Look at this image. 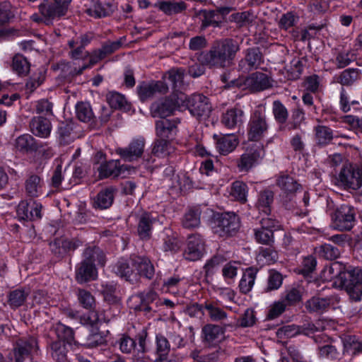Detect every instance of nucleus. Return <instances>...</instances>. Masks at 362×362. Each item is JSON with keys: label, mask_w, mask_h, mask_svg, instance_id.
<instances>
[{"label": "nucleus", "mask_w": 362, "mask_h": 362, "mask_svg": "<svg viewBox=\"0 0 362 362\" xmlns=\"http://www.w3.org/2000/svg\"><path fill=\"white\" fill-rule=\"evenodd\" d=\"M176 108L177 103L172 98H166L153 103L151 110L153 117L166 119L173 113Z\"/></svg>", "instance_id": "obj_24"}, {"label": "nucleus", "mask_w": 362, "mask_h": 362, "mask_svg": "<svg viewBox=\"0 0 362 362\" xmlns=\"http://www.w3.org/2000/svg\"><path fill=\"white\" fill-rule=\"evenodd\" d=\"M156 354L162 360L168 358L170 351V344L168 339L161 334H158L156 337Z\"/></svg>", "instance_id": "obj_58"}, {"label": "nucleus", "mask_w": 362, "mask_h": 362, "mask_svg": "<svg viewBox=\"0 0 362 362\" xmlns=\"http://www.w3.org/2000/svg\"><path fill=\"white\" fill-rule=\"evenodd\" d=\"M337 181L345 189L357 190L362 186V172L357 167L346 164L341 168Z\"/></svg>", "instance_id": "obj_12"}, {"label": "nucleus", "mask_w": 362, "mask_h": 362, "mask_svg": "<svg viewBox=\"0 0 362 362\" xmlns=\"http://www.w3.org/2000/svg\"><path fill=\"white\" fill-rule=\"evenodd\" d=\"M245 85L253 91H261L272 86L270 78L266 74L255 72L245 81Z\"/></svg>", "instance_id": "obj_27"}, {"label": "nucleus", "mask_w": 362, "mask_h": 362, "mask_svg": "<svg viewBox=\"0 0 362 362\" xmlns=\"http://www.w3.org/2000/svg\"><path fill=\"white\" fill-rule=\"evenodd\" d=\"M168 90V83L162 81L152 83L142 82L137 87V93L141 101L153 97L156 93H165Z\"/></svg>", "instance_id": "obj_20"}, {"label": "nucleus", "mask_w": 362, "mask_h": 362, "mask_svg": "<svg viewBox=\"0 0 362 362\" xmlns=\"http://www.w3.org/2000/svg\"><path fill=\"white\" fill-rule=\"evenodd\" d=\"M42 204L35 201H21L17 206V217L20 221H33L39 220L42 217Z\"/></svg>", "instance_id": "obj_14"}, {"label": "nucleus", "mask_w": 362, "mask_h": 362, "mask_svg": "<svg viewBox=\"0 0 362 362\" xmlns=\"http://www.w3.org/2000/svg\"><path fill=\"white\" fill-rule=\"evenodd\" d=\"M44 182L40 176L31 174L25 182V189L28 196L37 197L42 194Z\"/></svg>", "instance_id": "obj_36"}, {"label": "nucleus", "mask_w": 362, "mask_h": 362, "mask_svg": "<svg viewBox=\"0 0 362 362\" xmlns=\"http://www.w3.org/2000/svg\"><path fill=\"white\" fill-rule=\"evenodd\" d=\"M98 272L95 264L81 261L76 269V280L79 284H84L96 279Z\"/></svg>", "instance_id": "obj_26"}, {"label": "nucleus", "mask_w": 362, "mask_h": 362, "mask_svg": "<svg viewBox=\"0 0 362 362\" xmlns=\"http://www.w3.org/2000/svg\"><path fill=\"white\" fill-rule=\"evenodd\" d=\"M49 249L53 255L58 259L63 258L67 253L65 238H55L49 243Z\"/></svg>", "instance_id": "obj_62"}, {"label": "nucleus", "mask_w": 362, "mask_h": 362, "mask_svg": "<svg viewBox=\"0 0 362 362\" xmlns=\"http://www.w3.org/2000/svg\"><path fill=\"white\" fill-rule=\"evenodd\" d=\"M122 167L120 165L119 160H110L102 163L98 168L99 177L101 179L106 178L110 176L114 177H118L121 175Z\"/></svg>", "instance_id": "obj_37"}, {"label": "nucleus", "mask_w": 362, "mask_h": 362, "mask_svg": "<svg viewBox=\"0 0 362 362\" xmlns=\"http://www.w3.org/2000/svg\"><path fill=\"white\" fill-rule=\"evenodd\" d=\"M179 120L160 119L156 122V134L158 139H167L173 135Z\"/></svg>", "instance_id": "obj_31"}, {"label": "nucleus", "mask_w": 362, "mask_h": 362, "mask_svg": "<svg viewBox=\"0 0 362 362\" xmlns=\"http://www.w3.org/2000/svg\"><path fill=\"white\" fill-rule=\"evenodd\" d=\"M83 261L94 264L97 262L100 266H104L106 261L103 251L97 246L86 247L83 253Z\"/></svg>", "instance_id": "obj_38"}, {"label": "nucleus", "mask_w": 362, "mask_h": 362, "mask_svg": "<svg viewBox=\"0 0 362 362\" xmlns=\"http://www.w3.org/2000/svg\"><path fill=\"white\" fill-rule=\"evenodd\" d=\"M214 139L217 150L223 155H227L234 151L239 143L238 139L234 134H226L223 136L214 134Z\"/></svg>", "instance_id": "obj_28"}, {"label": "nucleus", "mask_w": 362, "mask_h": 362, "mask_svg": "<svg viewBox=\"0 0 362 362\" xmlns=\"http://www.w3.org/2000/svg\"><path fill=\"white\" fill-rule=\"evenodd\" d=\"M114 272L126 281L134 282L137 280V273L135 267L131 264L129 260L120 259L113 267Z\"/></svg>", "instance_id": "obj_29"}, {"label": "nucleus", "mask_w": 362, "mask_h": 362, "mask_svg": "<svg viewBox=\"0 0 362 362\" xmlns=\"http://www.w3.org/2000/svg\"><path fill=\"white\" fill-rule=\"evenodd\" d=\"M136 297L139 298L140 304L136 308V310L144 311L146 313H148L153 310L151 304L158 298L157 293L151 288L139 293L136 294Z\"/></svg>", "instance_id": "obj_35"}, {"label": "nucleus", "mask_w": 362, "mask_h": 362, "mask_svg": "<svg viewBox=\"0 0 362 362\" xmlns=\"http://www.w3.org/2000/svg\"><path fill=\"white\" fill-rule=\"evenodd\" d=\"M316 265L315 258L313 256H308L303 259L300 266L296 269V272L305 277H308L315 271Z\"/></svg>", "instance_id": "obj_61"}, {"label": "nucleus", "mask_w": 362, "mask_h": 362, "mask_svg": "<svg viewBox=\"0 0 362 362\" xmlns=\"http://www.w3.org/2000/svg\"><path fill=\"white\" fill-rule=\"evenodd\" d=\"M227 325H218L207 324L202 327V334L204 343L208 346H216L223 337Z\"/></svg>", "instance_id": "obj_19"}, {"label": "nucleus", "mask_w": 362, "mask_h": 362, "mask_svg": "<svg viewBox=\"0 0 362 362\" xmlns=\"http://www.w3.org/2000/svg\"><path fill=\"white\" fill-rule=\"evenodd\" d=\"M213 223L214 232L221 237L233 235L240 227L239 218L233 212L215 215Z\"/></svg>", "instance_id": "obj_8"}, {"label": "nucleus", "mask_w": 362, "mask_h": 362, "mask_svg": "<svg viewBox=\"0 0 362 362\" xmlns=\"http://www.w3.org/2000/svg\"><path fill=\"white\" fill-rule=\"evenodd\" d=\"M16 147L21 151L32 152L37 151L40 146L30 134H25L16 139Z\"/></svg>", "instance_id": "obj_45"}, {"label": "nucleus", "mask_w": 362, "mask_h": 362, "mask_svg": "<svg viewBox=\"0 0 362 362\" xmlns=\"http://www.w3.org/2000/svg\"><path fill=\"white\" fill-rule=\"evenodd\" d=\"M273 201V192L269 189L264 190L259 193L257 207L259 211L269 215L271 212L270 205Z\"/></svg>", "instance_id": "obj_51"}, {"label": "nucleus", "mask_w": 362, "mask_h": 362, "mask_svg": "<svg viewBox=\"0 0 362 362\" xmlns=\"http://www.w3.org/2000/svg\"><path fill=\"white\" fill-rule=\"evenodd\" d=\"M77 118L83 122L94 121L95 117L90 103L86 102L78 103L76 105Z\"/></svg>", "instance_id": "obj_50"}, {"label": "nucleus", "mask_w": 362, "mask_h": 362, "mask_svg": "<svg viewBox=\"0 0 362 362\" xmlns=\"http://www.w3.org/2000/svg\"><path fill=\"white\" fill-rule=\"evenodd\" d=\"M178 99L182 102V106H185L193 117L199 119L209 117L212 111L209 99L203 94L194 93L188 97L181 95Z\"/></svg>", "instance_id": "obj_3"}, {"label": "nucleus", "mask_w": 362, "mask_h": 362, "mask_svg": "<svg viewBox=\"0 0 362 362\" xmlns=\"http://www.w3.org/2000/svg\"><path fill=\"white\" fill-rule=\"evenodd\" d=\"M112 12V5L103 4L98 0H93L89 8L86 9V13L95 18H103L109 16Z\"/></svg>", "instance_id": "obj_43"}, {"label": "nucleus", "mask_w": 362, "mask_h": 362, "mask_svg": "<svg viewBox=\"0 0 362 362\" xmlns=\"http://www.w3.org/2000/svg\"><path fill=\"white\" fill-rule=\"evenodd\" d=\"M202 210L195 206L189 209L181 218V225L184 228L192 230L197 228L201 225Z\"/></svg>", "instance_id": "obj_32"}, {"label": "nucleus", "mask_w": 362, "mask_h": 362, "mask_svg": "<svg viewBox=\"0 0 362 362\" xmlns=\"http://www.w3.org/2000/svg\"><path fill=\"white\" fill-rule=\"evenodd\" d=\"M66 348L62 341H54L50 344V354L57 362H64L66 360Z\"/></svg>", "instance_id": "obj_55"}, {"label": "nucleus", "mask_w": 362, "mask_h": 362, "mask_svg": "<svg viewBox=\"0 0 362 362\" xmlns=\"http://www.w3.org/2000/svg\"><path fill=\"white\" fill-rule=\"evenodd\" d=\"M71 0H43L38 6L39 13L45 18V24L50 25L56 19L64 16Z\"/></svg>", "instance_id": "obj_6"}, {"label": "nucleus", "mask_w": 362, "mask_h": 362, "mask_svg": "<svg viewBox=\"0 0 362 362\" xmlns=\"http://www.w3.org/2000/svg\"><path fill=\"white\" fill-rule=\"evenodd\" d=\"M361 78V74L358 69H347L341 73L339 81L344 86H349Z\"/></svg>", "instance_id": "obj_60"}, {"label": "nucleus", "mask_w": 362, "mask_h": 362, "mask_svg": "<svg viewBox=\"0 0 362 362\" xmlns=\"http://www.w3.org/2000/svg\"><path fill=\"white\" fill-rule=\"evenodd\" d=\"M204 251V242L202 236L198 233L189 235L184 252L185 258L189 261H197L202 257Z\"/></svg>", "instance_id": "obj_18"}, {"label": "nucleus", "mask_w": 362, "mask_h": 362, "mask_svg": "<svg viewBox=\"0 0 362 362\" xmlns=\"http://www.w3.org/2000/svg\"><path fill=\"white\" fill-rule=\"evenodd\" d=\"M59 143L62 145L69 144L74 140L73 135V125L71 124L62 123L58 127Z\"/></svg>", "instance_id": "obj_57"}, {"label": "nucleus", "mask_w": 362, "mask_h": 362, "mask_svg": "<svg viewBox=\"0 0 362 362\" xmlns=\"http://www.w3.org/2000/svg\"><path fill=\"white\" fill-rule=\"evenodd\" d=\"M30 129L35 136L46 138L50 134L52 126L48 119L42 116H37L31 119Z\"/></svg>", "instance_id": "obj_30"}, {"label": "nucleus", "mask_w": 362, "mask_h": 362, "mask_svg": "<svg viewBox=\"0 0 362 362\" xmlns=\"http://www.w3.org/2000/svg\"><path fill=\"white\" fill-rule=\"evenodd\" d=\"M114 192L115 190L112 187L101 189L94 199L93 206L99 209L110 208L114 201Z\"/></svg>", "instance_id": "obj_34"}, {"label": "nucleus", "mask_w": 362, "mask_h": 362, "mask_svg": "<svg viewBox=\"0 0 362 362\" xmlns=\"http://www.w3.org/2000/svg\"><path fill=\"white\" fill-rule=\"evenodd\" d=\"M341 286L345 288L351 300L360 301L362 296V269L355 267L345 272L341 276Z\"/></svg>", "instance_id": "obj_7"}, {"label": "nucleus", "mask_w": 362, "mask_h": 362, "mask_svg": "<svg viewBox=\"0 0 362 362\" xmlns=\"http://www.w3.org/2000/svg\"><path fill=\"white\" fill-rule=\"evenodd\" d=\"M338 296H331L327 298L313 297L305 303V308L309 313H322L329 306L339 302Z\"/></svg>", "instance_id": "obj_23"}, {"label": "nucleus", "mask_w": 362, "mask_h": 362, "mask_svg": "<svg viewBox=\"0 0 362 362\" xmlns=\"http://www.w3.org/2000/svg\"><path fill=\"white\" fill-rule=\"evenodd\" d=\"M356 209L350 204H341L332 216V226L339 231H348L356 223Z\"/></svg>", "instance_id": "obj_5"}, {"label": "nucleus", "mask_w": 362, "mask_h": 362, "mask_svg": "<svg viewBox=\"0 0 362 362\" xmlns=\"http://www.w3.org/2000/svg\"><path fill=\"white\" fill-rule=\"evenodd\" d=\"M272 113L274 119L280 125L279 129H284L285 127H283L282 125L284 124L288 119V112L280 100H274L273 102Z\"/></svg>", "instance_id": "obj_47"}, {"label": "nucleus", "mask_w": 362, "mask_h": 362, "mask_svg": "<svg viewBox=\"0 0 362 362\" xmlns=\"http://www.w3.org/2000/svg\"><path fill=\"white\" fill-rule=\"evenodd\" d=\"M268 247H260L257 259L259 264H271L276 262L278 254L273 245H267Z\"/></svg>", "instance_id": "obj_48"}, {"label": "nucleus", "mask_w": 362, "mask_h": 362, "mask_svg": "<svg viewBox=\"0 0 362 362\" xmlns=\"http://www.w3.org/2000/svg\"><path fill=\"white\" fill-rule=\"evenodd\" d=\"M38 349L37 339L33 337H22L16 341L7 356L8 362H25L29 360Z\"/></svg>", "instance_id": "obj_4"}, {"label": "nucleus", "mask_w": 362, "mask_h": 362, "mask_svg": "<svg viewBox=\"0 0 362 362\" xmlns=\"http://www.w3.org/2000/svg\"><path fill=\"white\" fill-rule=\"evenodd\" d=\"M122 43L120 40L115 41L108 40L104 42L100 49L92 52L89 64H83L82 66L77 67L75 63L62 62L59 64V68L65 74L70 76L81 75L87 68L91 67L93 64L118 50L122 47Z\"/></svg>", "instance_id": "obj_2"}, {"label": "nucleus", "mask_w": 362, "mask_h": 362, "mask_svg": "<svg viewBox=\"0 0 362 362\" xmlns=\"http://www.w3.org/2000/svg\"><path fill=\"white\" fill-rule=\"evenodd\" d=\"M29 295V291L24 288H17L11 291L8 296V304L11 309L22 306Z\"/></svg>", "instance_id": "obj_46"}, {"label": "nucleus", "mask_w": 362, "mask_h": 362, "mask_svg": "<svg viewBox=\"0 0 362 362\" xmlns=\"http://www.w3.org/2000/svg\"><path fill=\"white\" fill-rule=\"evenodd\" d=\"M264 62L262 53L259 47H250L245 50L244 58L240 60L238 68L244 73L257 69Z\"/></svg>", "instance_id": "obj_15"}, {"label": "nucleus", "mask_w": 362, "mask_h": 362, "mask_svg": "<svg viewBox=\"0 0 362 362\" xmlns=\"http://www.w3.org/2000/svg\"><path fill=\"white\" fill-rule=\"evenodd\" d=\"M145 144L146 141L143 137L134 139L127 147L119 148L116 152L125 161L137 160L144 154Z\"/></svg>", "instance_id": "obj_16"}, {"label": "nucleus", "mask_w": 362, "mask_h": 362, "mask_svg": "<svg viewBox=\"0 0 362 362\" xmlns=\"http://www.w3.org/2000/svg\"><path fill=\"white\" fill-rule=\"evenodd\" d=\"M314 131L316 144L318 146H326L334 138L333 131L327 126L317 125L315 127Z\"/></svg>", "instance_id": "obj_42"}, {"label": "nucleus", "mask_w": 362, "mask_h": 362, "mask_svg": "<svg viewBox=\"0 0 362 362\" xmlns=\"http://www.w3.org/2000/svg\"><path fill=\"white\" fill-rule=\"evenodd\" d=\"M319 254L327 260H335L339 257L341 252L337 247L325 243L320 247Z\"/></svg>", "instance_id": "obj_63"}, {"label": "nucleus", "mask_w": 362, "mask_h": 362, "mask_svg": "<svg viewBox=\"0 0 362 362\" xmlns=\"http://www.w3.org/2000/svg\"><path fill=\"white\" fill-rule=\"evenodd\" d=\"M279 228V222L274 218H262L259 226L253 229L255 240L261 245H273L274 243V231Z\"/></svg>", "instance_id": "obj_10"}, {"label": "nucleus", "mask_w": 362, "mask_h": 362, "mask_svg": "<svg viewBox=\"0 0 362 362\" xmlns=\"http://www.w3.org/2000/svg\"><path fill=\"white\" fill-rule=\"evenodd\" d=\"M131 264L135 267L137 277L144 276L148 279H152L155 274V269L146 257L134 256L131 257Z\"/></svg>", "instance_id": "obj_25"}, {"label": "nucleus", "mask_w": 362, "mask_h": 362, "mask_svg": "<svg viewBox=\"0 0 362 362\" xmlns=\"http://www.w3.org/2000/svg\"><path fill=\"white\" fill-rule=\"evenodd\" d=\"M258 270L254 267L247 268L243 273L239 283L240 291L243 294H247L251 291L254 286L255 281Z\"/></svg>", "instance_id": "obj_39"}, {"label": "nucleus", "mask_w": 362, "mask_h": 362, "mask_svg": "<svg viewBox=\"0 0 362 362\" xmlns=\"http://www.w3.org/2000/svg\"><path fill=\"white\" fill-rule=\"evenodd\" d=\"M244 117V111L240 107L235 106L228 109L222 114L221 122L225 127L235 129L242 126Z\"/></svg>", "instance_id": "obj_21"}, {"label": "nucleus", "mask_w": 362, "mask_h": 362, "mask_svg": "<svg viewBox=\"0 0 362 362\" xmlns=\"http://www.w3.org/2000/svg\"><path fill=\"white\" fill-rule=\"evenodd\" d=\"M230 194L238 201L245 202L247 201V186L242 181H235L232 184Z\"/></svg>", "instance_id": "obj_59"}, {"label": "nucleus", "mask_w": 362, "mask_h": 362, "mask_svg": "<svg viewBox=\"0 0 362 362\" xmlns=\"http://www.w3.org/2000/svg\"><path fill=\"white\" fill-rule=\"evenodd\" d=\"M152 153L157 157H165L170 153V142L167 139H157L155 140Z\"/></svg>", "instance_id": "obj_64"}, {"label": "nucleus", "mask_w": 362, "mask_h": 362, "mask_svg": "<svg viewBox=\"0 0 362 362\" xmlns=\"http://www.w3.org/2000/svg\"><path fill=\"white\" fill-rule=\"evenodd\" d=\"M81 320L85 325L90 327V334L83 344L86 347L91 349L105 344V336L99 330L98 325L101 320L97 311L89 313Z\"/></svg>", "instance_id": "obj_9"}, {"label": "nucleus", "mask_w": 362, "mask_h": 362, "mask_svg": "<svg viewBox=\"0 0 362 362\" xmlns=\"http://www.w3.org/2000/svg\"><path fill=\"white\" fill-rule=\"evenodd\" d=\"M269 129L266 114L264 111L256 110L250 115L247 124V137L250 141L261 140Z\"/></svg>", "instance_id": "obj_11"}, {"label": "nucleus", "mask_w": 362, "mask_h": 362, "mask_svg": "<svg viewBox=\"0 0 362 362\" xmlns=\"http://www.w3.org/2000/svg\"><path fill=\"white\" fill-rule=\"evenodd\" d=\"M185 70L182 68H173L166 74L165 78L170 83L175 91L180 90L183 86Z\"/></svg>", "instance_id": "obj_44"}, {"label": "nucleus", "mask_w": 362, "mask_h": 362, "mask_svg": "<svg viewBox=\"0 0 362 362\" xmlns=\"http://www.w3.org/2000/svg\"><path fill=\"white\" fill-rule=\"evenodd\" d=\"M240 46L236 40L225 38L215 41L210 49L202 53L199 61L210 68H225L233 64Z\"/></svg>", "instance_id": "obj_1"}, {"label": "nucleus", "mask_w": 362, "mask_h": 362, "mask_svg": "<svg viewBox=\"0 0 362 362\" xmlns=\"http://www.w3.org/2000/svg\"><path fill=\"white\" fill-rule=\"evenodd\" d=\"M277 186L285 193L292 194L301 188V185L294 177L288 175H281L276 179Z\"/></svg>", "instance_id": "obj_40"}, {"label": "nucleus", "mask_w": 362, "mask_h": 362, "mask_svg": "<svg viewBox=\"0 0 362 362\" xmlns=\"http://www.w3.org/2000/svg\"><path fill=\"white\" fill-rule=\"evenodd\" d=\"M204 309L212 322H220L223 325L228 320L227 313L220 308L216 302L207 300L204 303Z\"/></svg>", "instance_id": "obj_33"}, {"label": "nucleus", "mask_w": 362, "mask_h": 362, "mask_svg": "<svg viewBox=\"0 0 362 362\" xmlns=\"http://www.w3.org/2000/svg\"><path fill=\"white\" fill-rule=\"evenodd\" d=\"M264 156L263 148L259 146L252 147L243 153L237 161L239 171L247 172Z\"/></svg>", "instance_id": "obj_17"}, {"label": "nucleus", "mask_w": 362, "mask_h": 362, "mask_svg": "<svg viewBox=\"0 0 362 362\" xmlns=\"http://www.w3.org/2000/svg\"><path fill=\"white\" fill-rule=\"evenodd\" d=\"M158 8L167 15H174L185 11L187 5L184 1H161Z\"/></svg>", "instance_id": "obj_53"}, {"label": "nucleus", "mask_w": 362, "mask_h": 362, "mask_svg": "<svg viewBox=\"0 0 362 362\" xmlns=\"http://www.w3.org/2000/svg\"><path fill=\"white\" fill-rule=\"evenodd\" d=\"M77 298L80 305L85 309L89 310L90 313L95 310V300L93 296L85 289L78 288Z\"/></svg>", "instance_id": "obj_54"}, {"label": "nucleus", "mask_w": 362, "mask_h": 362, "mask_svg": "<svg viewBox=\"0 0 362 362\" xmlns=\"http://www.w3.org/2000/svg\"><path fill=\"white\" fill-rule=\"evenodd\" d=\"M12 69L19 76H25L29 71L30 64L28 59L21 54H16L12 60Z\"/></svg>", "instance_id": "obj_49"}, {"label": "nucleus", "mask_w": 362, "mask_h": 362, "mask_svg": "<svg viewBox=\"0 0 362 362\" xmlns=\"http://www.w3.org/2000/svg\"><path fill=\"white\" fill-rule=\"evenodd\" d=\"M344 353L351 356L362 354V340L360 341L355 335H346L342 339Z\"/></svg>", "instance_id": "obj_41"}, {"label": "nucleus", "mask_w": 362, "mask_h": 362, "mask_svg": "<svg viewBox=\"0 0 362 362\" xmlns=\"http://www.w3.org/2000/svg\"><path fill=\"white\" fill-rule=\"evenodd\" d=\"M132 216L137 222V234L140 239H150L153 226L159 221L158 216L147 211H140Z\"/></svg>", "instance_id": "obj_13"}, {"label": "nucleus", "mask_w": 362, "mask_h": 362, "mask_svg": "<svg viewBox=\"0 0 362 362\" xmlns=\"http://www.w3.org/2000/svg\"><path fill=\"white\" fill-rule=\"evenodd\" d=\"M193 186V182L190 177L185 173L177 174L174 180L169 183V187L174 189H178L180 191H187Z\"/></svg>", "instance_id": "obj_56"}, {"label": "nucleus", "mask_w": 362, "mask_h": 362, "mask_svg": "<svg viewBox=\"0 0 362 362\" xmlns=\"http://www.w3.org/2000/svg\"><path fill=\"white\" fill-rule=\"evenodd\" d=\"M196 17L201 23V30H204L209 27L219 28L222 23L221 14L218 11L214 10H199L196 13Z\"/></svg>", "instance_id": "obj_22"}, {"label": "nucleus", "mask_w": 362, "mask_h": 362, "mask_svg": "<svg viewBox=\"0 0 362 362\" xmlns=\"http://www.w3.org/2000/svg\"><path fill=\"white\" fill-rule=\"evenodd\" d=\"M54 331L59 339L64 343L71 344L74 341V332L72 328L62 323H57L54 327Z\"/></svg>", "instance_id": "obj_52"}]
</instances>
